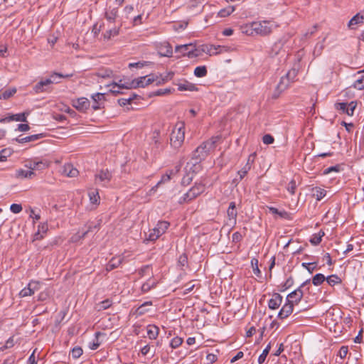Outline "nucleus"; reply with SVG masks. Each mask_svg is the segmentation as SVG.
Returning a JSON list of instances; mask_svg holds the SVG:
<instances>
[{"mask_svg":"<svg viewBox=\"0 0 364 364\" xmlns=\"http://www.w3.org/2000/svg\"><path fill=\"white\" fill-rule=\"evenodd\" d=\"M152 305V301H145L141 305H140L134 312V314L136 316H140L144 315L145 313L148 311L146 309L147 306H150Z\"/></svg>","mask_w":364,"mask_h":364,"instance_id":"26","label":"nucleus"},{"mask_svg":"<svg viewBox=\"0 0 364 364\" xmlns=\"http://www.w3.org/2000/svg\"><path fill=\"white\" fill-rule=\"evenodd\" d=\"M50 85L51 82L50 80H41L33 86V90L36 94L50 92L52 90Z\"/></svg>","mask_w":364,"mask_h":364,"instance_id":"10","label":"nucleus"},{"mask_svg":"<svg viewBox=\"0 0 364 364\" xmlns=\"http://www.w3.org/2000/svg\"><path fill=\"white\" fill-rule=\"evenodd\" d=\"M312 196L316 198L317 200H321L326 195V191L320 188L314 187L311 189Z\"/></svg>","mask_w":364,"mask_h":364,"instance_id":"27","label":"nucleus"},{"mask_svg":"<svg viewBox=\"0 0 364 364\" xmlns=\"http://www.w3.org/2000/svg\"><path fill=\"white\" fill-rule=\"evenodd\" d=\"M88 196L92 204L98 205L100 203V198L97 189H94L90 191Z\"/></svg>","mask_w":364,"mask_h":364,"instance_id":"31","label":"nucleus"},{"mask_svg":"<svg viewBox=\"0 0 364 364\" xmlns=\"http://www.w3.org/2000/svg\"><path fill=\"white\" fill-rule=\"evenodd\" d=\"M174 73L173 72H169L166 73V75L164 77L161 76L159 77L158 82L156 83V85H159L161 83H164L165 82H167L168 80L172 79Z\"/></svg>","mask_w":364,"mask_h":364,"instance_id":"46","label":"nucleus"},{"mask_svg":"<svg viewBox=\"0 0 364 364\" xmlns=\"http://www.w3.org/2000/svg\"><path fill=\"white\" fill-rule=\"evenodd\" d=\"M324 235L323 232L321 235H314L310 240V242L312 245H317L321 242V237Z\"/></svg>","mask_w":364,"mask_h":364,"instance_id":"62","label":"nucleus"},{"mask_svg":"<svg viewBox=\"0 0 364 364\" xmlns=\"http://www.w3.org/2000/svg\"><path fill=\"white\" fill-rule=\"evenodd\" d=\"M25 166L33 171V170L45 169L48 166V164L43 161L29 160L26 162Z\"/></svg>","mask_w":364,"mask_h":364,"instance_id":"14","label":"nucleus"},{"mask_svg":"<svg viewBox=\"0 0 364 364\" xmlns=\"http://www.w3.org/2000/svg\"><path fill=\"white\" fill-rule=\"evenodd\" d=\"M35 176L33 171L19 169L16 171V176L21 178H32Z\"/></svg>","mask_w":364,"mask_h":364,"instance_id":"29","label":"nucleus"},{"mask_svg":"<svg viewBox=\"0 0 364 364\" xmlns=\"http://www.w3.org/2000/svg\"><path fill=\"white\" fill-rule=\"evenodd\" d=\"M100 225V221H97V223L89 221L85 227L87 230L82 233L81 236H78L79 239H83L90 232H92L95 230L99 229Z\"/></svg>","mask_w":364,"mask_h":364,"instance_id":"23","label":"nucleus"},{"mask_svg":"<svg viewBox=\"0 0 364 364\" xmlns=\"http://www.w3.org/2000/svg\"><path fill=\"white\" fill-rule=\"evenodd\" d=\"M274 137L269 134H264L262 137V142L264 144H267V145L272 144L274 143Z\"/></svg>","mask_w":364,"mask_h":364,"instance_id":"57","label":"nucleus"},{"mask_svg":"<svg viewBox=\"0 0 364 364\" xmlns=\"http://www.w3.org/2000/svg\"><path fill=\"white\" fill-rule=\"evenodd\" d=\"M43 136H44L43 134H33L31 136H27L25 137H21V136H20L18 138H16L15 140L20 144H24V143H27V142L37 141V140L43 138Z\"/></svg>","mask_w":364,"mask_h":364,"instance_id":"20","label":"nucleus"},{"mask_svg":"<svg viewBox=\"0 0 364 364\" xmlns=\"http://www.w3.org/2000/svg\"><path fill=\"white\" fill-rule=\"evenodd\" d=\"M356 107H357L356 101H351L350 102L348 103V116H350V117L353 116L354 111H355Z\"/></svg>","mask_w":364,"mask_h":364,"instance_id":"55","label":"nucleus"},{"mask_svg":"<svg viewBox=\"0 0 364 364\" xmlns=\"http://www.w3.org/2000/svg\"><path fill=\"white\" fill-rule=\"evenodd\" d=\"M28 114V112H22V113H18V114H11L8 117L1 118L0 123L10 122L11 121L26 122Z\"/></svg>","mask_w":364,"mask_h":364,"instance_id":"12","label":"nucleus"},{"mask_svg":"<svg viewBox=\"0 0 364 364\" xmlns=\"http://www.w3.org/2000/svg\"><path fill=\"white\" fill-rule=\"evenodd\" d=\"M185 139V124L183 122H178L173 127L171 136L170 144L174 149H178L183 144Z\"/></svg>","mask_w":364,"mask_h":364,"instance_id":"2","label":"nucleus"},{"mask_svg":"<svg viewBox=\"0 0 364 364\" xmlns=\"http://www.w3.org/2000/svg\"><path fill=\"white\" fill-rule=\"evenodd\" d=\"M326 280L327 283L331 287H333L336 284H341L342 282L341 279L337 274H331L327 277Z\"/></svg>","mask_w":364,"mask_h":364,"instance_id":"33","label":"nucleus"},{"mask_svg":"<svg viewBox=\"0 0 364 364\" xmlns=\"http://www.w3.org/2000/svg\"><path fill=\"white\" fill-rule=\"evenodd\" d=\"M22 205L21 204L13 203L10 206V210L14 213H19L22 210Z\"/></svg>","mask_w":364,"mask_h":364,"instance_id":"60","label":"nucleus"},{"mask_svg":"<svg viewBox=\"0 0 364 364\" xmlns=\"http://www.w3.org/2000/svg\"><path fill=\"white\" fill-rule=\"evenodd\" d=\"M142 331L146 332L147 337L150 340H154L159 334V329L155 325H148Z\"/></svg>","mask_w":364,"mask_h":364,"instance_id":"19","label":"nucleus"},{"mask_svg":"<svg viewBox=\"0 0 364 364\" xmlns=\"http://www.w3.org/2000/svg\"><path fill=\"white\" fill-rule=\"evenodd\" d=\"M348 353V347L346 346H343L341 347L338 352V356L340 357L341 359H344Z\"/></svg>","mask_w":364,"mask_h":364,"instance_id":"54","label":"nucleus"},{"mask_svg":"<svg viewBox=\"0 0 364 364\" xmlns=\"http://www.w3.org/2000/svg\"><path fill=\"white\" fill-rule=\"evenodd\" d=\"M90 102L86 97H80L73 100V106L78 111L85 112L90 107Z\"/></svg>","mask_w":364,"mask_h":364,"instance_id":"13","label":"nucleus"},{"mask_svg":"<svg viewBox=\"0 0 364 364\" xmlns=\"http://www.w3.org/2000/svg\"><path fill=\"white\" fill-rule=\"evenodd\" d=\"M188 263V257L186 254H182L179 256L178 259V264L181 266L184 267Z\"/></svg>","mask_w":364,"mask_h":364,"instance_id":"63","label":"nucleus"},{"mask_svg":"<svg viewBox=\"0 0 364 364\" xmlns=\"http://www.w3.org/2000/svg\"><path fill=\"white\" fill-rule=\"evenodd\" d=\"M122 262L120 257H112L106 266V270L109 272L118 267Z\"/></svg>","mask_w":364,"mask_h":364,"instance_id":"25","label":"nucleus"},{"mask_svg":"<svg viewBox=\"0 0 364 364\" xmlns=\"http://www.w3.org/2000/svg\"><path fill=\"white\" fill-rule=\"evenodd\" d=\"M112 304V301L109 299H105L97 304L98 310H105L108 309Z\"/></svg>","mask_w":364,"mask_h":364,"instance_id":"50","label":"nucleus"},{"mask_svg":"<svg viewBox=\"0 0 364 364\" xmlns=\"http://www.w3.org/2000/svg\"><path fill=\"white\" fill-rule=\"evenodd\" d=\"M304 296V291L300 288H297L287 296V301L290 302L292 305L298 304Z\"/></svg>","mask_w":364,"mask_h":364,"instance_id":"11","label":"nucleus"},{"mask_svg":"<svg viewBox=\"0 0 364 364\" xmlns=\"http://www.w3.org/2000/svg\"><path fill=\"white\" fill-rule=\"evenodd\" d=\"M112 74V72L109 69H105L102 68L98 70V71L96 73V75L99 77L102 78H107L109 77Z\"/></svg>","mask_w":364,"mask_h":364,"instance_id":"43","label":"nucleus"},{"mask_svg":"<svg viewBox=\"0 0 364 364\" xmlns=\"http://www.w3.org/2000/svg\"><path fill=\"white\" fill-rule=\"evenodd\" d=\"M146 77H139L137 78L134 79L131 82L127 83V85H124L126 87V89H132V88H136V87H145L146 85L144 83L146 82Z\"/></svg>","mask_w":364,"mask_h":364,"instance_id":"17","label":"nucleus"},{"mask_svg":"<svg viewBox=\"0 0 364 364\" xmlns=\"http://www.w3.org/2000/svg\"><path fill=\"white\" fill-rule=\"evenodd\" d=\"M326 279V277L323 274L318 273L313 277L312 283L315 286H319L323 283Z\"/></svg>","mask_w":364,"mask_h":364,"instance_id":"38","label":"nucleus"},{"mask_svg":"<svg viewBox=\"0 0 364 364\" xmlns=\"http://www.w3.org/2000/svg\"><path fill=\"white\" fill-rule=\"evenodd\" d=\"M178 90L179 91H196L198 88L194 84L184 81L183 83L178 84Z\"/></svg>","mask_w":364,"mask_h":364,"instance_id":"24","label":"nucleus"},{"mask_svg":"<svg viewBox=\"0 0 364 364\" xmlns=\"http://www.w3.org/2000/svg\"><path fill=\"white\" fill-rule=\"evenodd\" d=\"M235 10V7L234 6H230L220 10L218 13V16L221 18L227 17L233 13Z\"/></svg>","mask_w":364,"mask_h":364,"instance_id":"32","label":"nucleus"},{"mask_svg":"<svg viewBox=\"0 0 364 364\" xmlns=\"http://www.w3.org/2000/svg\"><path fill=\"white\" fill-rule=\"evenodd\" d=\"M119 33V28H114L107 31L104 34V38L109 40L112 37H114Z\"/></svg>","mask_w":364,"mask_h":364,"instance_id":"40","label":"nucleus"},{"mask_svg":"<svg viewBox=\"0 0 364 364\" xmlns=\"http://www.w3.org/2000/svg\"><path fill=\"white\" fill-rule=\"evenodd\" d=\"M294 284V279L291 276H290L282 285V289L281 291H284L289 288H290Z\"/></svg>","mask_w":364,"mask_h":364,"instance_id":"58","label":"nucleus"},{"mask_svg":"<svg viewBox=\"0 0 364 364\" xmlns=\"http://www.w3.org/2000/svg\"><path fill=\"white\" fill-rule=\"evenodd\" d=\"M144 77H146V78L145 80L146 82L144 83V85H146V86H147L154 82H157L159 80V77L155 75L154 74L146 75Z\"/></svg>","mask_w":364,"mask_h":364,"instance_id":"47","label":"nucleus"},{"mask_svg":"<svg viewBox=\"0 0 364 364\" xmlns=\"http://www.w3.org/2000/svg\"><path fill=\"white\" fill-rule=\"evenodd\" d=\"M283 297L279 293H274L268 301V307L270 309H278L282 303Z\"/></svg>","mask_w":364,"mask_h":364,"instance_id":"15","label":"nucleus"},{"mask_svg":"<svg viewBox=\"0 0 364 364\" xmlns=\"http://www.w3.org/2000/svg\"><path fill=\"white\" fill-rule=\"evenodd\" d=\"M32 294H33V291H32L31 289L30 288V286H28V284L27 285V287H24L19 293V295L21 297H26L28 296H31Z\"/></svg>","mask_w":364,"mask_h":364,"instance_id":"56","label":"nucleus"},{"mask_svg":"<svg viewBox=\"0 0 364 364\" xmlns=\"http://www.w3.org/2000/svg\"><path fill=\"white\" fill-rule=\"evenodd\" d=\"M353 87L358 90H364V75L362 74L353 83Z\"/></svg>","mask_w":364,"mask_h":364,"instance_id":"42","label":"nucleus"},{"mask_svg":"<svg viewBox=\"0 0 364 364\" xmlns=\"http://www.w3.org/2000/svg\"><path fill=\"white\" fill-rule=\"evenodd\" d=\"M181 169V165H177L174 170H170L161 176V180L157 183V186L166 183L171 178V176L177 173Z\"/></svg>","mask_w":364,"mask_h":364,"instance_id":"21","label":"nucleus"},{"mask_svg":"<svg viewBox=\"0 0 364 364\" xmlns=\"http://www.w3.org/2000/svg\"><path fill=\"white\" fill-rule=\"evenodd\" d=\"M301 266L310 274H312L316 269H317V262H303Z\"/></svg>","mask_w":364,"mask_h":364,"instance_id":"39","label":"nucleus"},{"mask_svg":"<svg viewBox=\"0 0 364 364\" xmlns=\"http://www.w3.org/2000/svg\"><path fill=\"white\" fill-rule=\"evenodd\" d=\"M112 178V174L108 169H102L95 175V182L102 184V186H107Z\"/></svg>","mask_w":364,"mask_h":364,"instance_id":"8","label":"nucleus"},{"mask_svg":"<svg viewBox=\"0 0 364 364\" xmlns=\"http://www.w3.org/2000/svg\"><path fill=\"white\" fill-rule=\"evenodd\" d=\"M269 210L271 213L274 215H277L279 218L287 219V220H291V214L284 210H279L277 208L274 207H269Z\"/></svg>","mask_w":364,"mask_h":364,"instance_id":"22","label":"nucleus"},{"mask_svg":"<svg viewBox=\"0 0 364 364\" xmlns=\"http://www.w3.org/2000/svg\"><path fill=\"white\" fill-rule=\"evenodd\" d=\"M92 99L95 103H100L102 104V102L105 100L104 94L102 93H95L91 96Z\"/></svg>","mask_w":364,"mask_h":364,"instance_id":"52","label":"nucleus"},{"mask_svg":"<svg viewBox=\"0 0 364 364\" xmlns=\"http://www.w3.org/2000/svg\"><path fill=\"white\" fill-rule=\"evenodd\" d=\"M227 214L229 220H236L237 213L236 210V205L235 202H231L230 203L228 209L227 210Z\"/></svg>","mask_w":364,"mask_h":364,"instance_id":"28","label":"nucleus"},{"mask_svg":"<svg viewBox=\"0 0 364 364\" xmlns=\"http://www.w3.org/2000/svg\"><path fill=\"white\" fill-rule=\"evenodd\" d=\"M205 191V186L202 183H196L178 200V203H187L193 200Z\"/></svg>","mask_w":364,"mask_h":364,"instance_id":"3","label":"nucleus"},{"mask_svg":"<svg viewBox=\"0 0 364 364\" xmlns=\"http://www.w3.org/2000/svg\"><path fill=\"white\" fill-rule=\"evenodd\" d=\"M82 348L80 346H75L70 350V355L73 359L79 358L82 355Z\"/></svg>","mask_w":364,"mask_h":364,"instance_id":"44","label":"nucleus"},{"mask_svg":"<svg viewBox=\"0 0 364 364\" xmlns=\"http://www.w3.org/2000/svg\"><path fill=\"white\" fill-rule=\"evenodd\" d=\"M200 54L205 53L209 55H218L228 52L229 48L224 46H215L212 44H203L198 48Z\"/></svg>","mask_w":364,"mask_h":364,"instance_id":"4","label":"nucleus"},{"mask_svg":"<svg viewBox=\"0 0 364 364\" xmlns=\"http://www.w3.org/2000/svg\"><path fill=\"white\" fill-rule=\"evenodd\" d=\"M175 51L180 53L182 56H188L189 58L200 55L198 48H195V46L192 43L177 46Z\"/></svg>","mask_w":364,"mask_h":364,"instance_id":"6","label":"nucleus"},{"mask_svg":"<svg viewBox=\"0 0 364 364\" xmlns=\"http://www.w3.org/2000/svg\"><path fill=\"white\" fill-rule=\"evenodd\" d=\"M251 264L253 268V272L255 275L259 276L261 273L259 267H258V260L255 258H252L251 259Z\"/></svg>","mask_w":364,"mask_h":364,"instance_id":"53","label":"nucleus"},{"mask_svg":"<svg viewBox=\"0 0 364 364\" xmlns=\"http://www.w3.org/2000/svg\"><path fill=\"white\" fill-rule=\"evenodd\" d=\"M250 170V166L247 162L246 165L237 172L238 175L240 176V180H242Z\"/></svg>","mask_w":364,"mask_h":364,"instance_id":"51","label":"nucleus"},{"mask_svg":"<svg viewBox=\"0 0 364 364\" xmlns=\"http://www.w3.org/2000/svg\"><path fill=\"white\" fill-rule=\"evenodd\" d=\"M118 15L117 8L109 9L105 12V18L109 22H114Z\"/></svg>","mask_w":364,"mask_h":364,"instance_id":"30","label":"nucleus"},{"mask_svg":"<svg viewBox=\"0 0 364 364\" xmlns=\"http://www.w3.org/2000/svg\"><path fill=\"white\" fill-rule=\"evenodd\" d=\"M291 83V81L285 75L282 76L272 94V98L277 99L289 87Z\"/></svg>","mask_w":364,"mask_h":364,"instance_id":"9","label":"nucleus"},{"mask_svg":"<svg viewBox=\"0 0 364 364\" xmlns=\"http://www.w3.org/2000/svg\"><path fill=\"white\" fill-rule=\"evenodd\" d=\"M296 189V184L294 180H291L287 186V191L291 194L294 195L295 193V191Z\"/></svg>","mask_w":364,"mask_h":364,"instance_id":"61","label":"nucleus"},{"mask_svg":"<svg viewBox=\"0 0 364 364\" xmlns=\"http://www.w3.org/2000/svg\"><path fill=\"white\" fill-rule=\"evenodd\" d=\"M216 139H210L203 141L199 146H198L192 154V159L195 164L200 163L204 160L208 156L209 151L213 149L215 146Z\"/></svg>","mask_w":364,"mask_h":364,"instance_id":"1","label":"nucleus"},{"mask_svg":"<svg viewBox=\"0 0 364 364\" xmlns=\"http://www.w3.org/2000/svg\"><path fill=\"white\" fill-rule=\"evenodd\" d=\"M294 310V305L291 304L290 302L286 301V303L284 304L282 308L280 309V311L278 313V318L280 319H284L287 318Z\"/></svg>","mask_w":364,"mask_h":364,"instance_id":"16","label":"nucleus"},{"mask_svg":"<svg viewBox=\"0 0 364 364\" xmlns=\"http://www.w3.org/2000/svg\"><path fill=\"white\" fill-rule=\"evenodd\" d=\"M63 76V74L54 72L50 75V77L48 79L50 80L52 85L53 83H59L60 80H58V79L62 78Z\"/></svg>","mask_w":364,"mask_h":364,"instance_id":"48","label":"nucleus"},{"mask_svg":"<svg viewBox=\"0 0 364 364\" xmlns=\"http://www.w3.org/2000/svg\"><path fill=\"white\" fill-rule=\"evenodd\" d=\"M156 285V283L155 281L149 279L147 282L144 283L141 286V291L143 292H148L150 291L152 288L155 287Z\"/></svg>","mask_w":364,"mask_h":364,"instance_id":"41","label":"nucleus"},{"mask_svg":"<svg viewBox=\"0 0 364 364\" xmlns=\"http://www.w3.org/2000/svg\"><path fill=\"white\" fill-rule=\"evenodd\" d=\"M270 349H271V346H270V343H269V345L263 350L262 354H260V355L259 356V358H258V363L259 364H262L265 361V359H266L267 355L269 354Z\"/></svg>","mask_w":364,"mask_h":364,"instance_id":"45","label":"nucleus"},{"mask_svg":"<svg viewBox=\"0 0 364 364\" xmlns=\"http://www.w3.org/2000/svg\"><path fill=\"white\" fill-rule=\"evenodd\" d=\"M298 70L293 68L288 71V73L285 75V76L291 81V82H294L296 77L297 76Z\"/></svg>","mask_w":364,"mask_h":364,"instance_id":"49","label":"nucleus"},{"mask_svg":"<svg viewBox=\"0 0 364 364\" xmlns=\"http://www.w3.org/2000/svg\"><path fill=\"white\" fill-rule=\"evenodd\" d=\"M63 174L70 178L76 177L79 171L71 164H65L63 168Z\"/></svg>","mask_w":364,"mask_h":364,"instance_id":"18","label":"nucleus"},{"mask_svg":"<svg viewBox=\"0 0 364 364\" xmlns=\"http://www.w3.org/2000/svg\"><path fill=\"white\" fill-rule=\"evenodd\" d=\"M348 102H336L335 104V108L338 110L341 114H346L348 115Z\"/></svg>","mask_w":364,"mask_h":364,"instance_id":"35","label":"nucleus"},{"mask_svg":"<svg viewBox=\"0 0 364 364\" xmlns=\"http://www.w3.org/2000/svg\"><path fill=\"white\" fill-rule=\"evenodd\" d=\"M251 28L256 33L261 36H267L272 31V24L267 21L253 22Z\"/></svg>","mask_w":364,"mask_h":364,"instance_id":"7","label":"nucleus"},{"mask_svg":"<svg viewBox=\"0 0 364 364\" xmlns=\"http://www.w3.org/2000/svg\"><path fill=\"white\" fill-rule=\"evenodd\" d=\"M17 90L16 87H12L10 89H8L3 92L0 95V100H8L10 97H11L14 94H16Z\"/></svg>","mask_w":364,"mask_h":364,"instance_id":"37","label":"nucleus"},{"mask_svg":"<svg viewBox=\"0 0 364 364\" xmlns=\"http://www.w3.org/2000/svg\"><path fill=\"white\" fill-rule=\"evenodd\" d=\"M170 223L167 221H159L156 226L152 229L149 235L147 240L155 241L162 235L168 228Z\"/></svg>","mask_w":364,"mask_h":364,"instance_id":"5","label":"nucleus"},{"mask_svg":"<svg viewBox=\"0 0 364 364\" xmlns=\"http://www.w3.org/2000/svg\"><path fill=\"white\" fill-rule=\"evenodd\" d=\"M208 70L205 65L198 66L194 70V75L197 77H203L207 75Z\"/></svg>","mask_w":364,"mask_h":364,"instance_id":"36","label":"nucleus"},{"mask_svg":"<svg viewBox=\"0 0 364 364\" xmlns=\"http://www.w3.org/2000/svg\"><path fill=\"white\" fill-rule=\"evenodd\" d=\"M48 230V226L47 223H40L38 226V231L43 234L44 235L46 234Z\"/></svg>","mask_w":364,"mask_h":364,"instance_id":"64","label":"nucleus"},{"mask_svg":"<svg viewBox=\"0 0 364 364\" xmlns=\"http://www.w3.org/2000/svg\"><path fill=\"white\" fill-rule=\"evenodd\" d=\"M340 170H341L340 165H336V166H330V167L324 169L323 174L326 175V174L330 173L332 171L339 172Z\"/></svg>","mask_w":364,"mask_h":364,"instance_id":"59","label":"nucleus"},{"mask_svg":"<svg viewBox=\"0 0 364 364\" xmlns=\"http://www.w3.org/2000/svg\"><path fill=\"white\" fill-rule=\"evenodd\" d=\"M364 21V16L362 15H360L359 14H357L355 15L348 22V27L351 28L352 26L361 23Z\"/></svg>","mask_w":364,"mask_h":364,"instance_id":"34","label":"nucleus"}]
</instances>
